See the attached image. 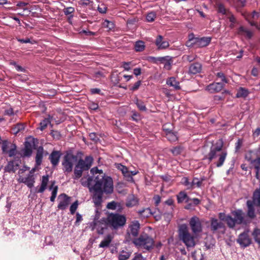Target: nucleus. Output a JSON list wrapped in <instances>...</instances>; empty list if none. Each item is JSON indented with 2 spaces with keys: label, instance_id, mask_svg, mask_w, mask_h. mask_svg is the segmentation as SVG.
<instances>
[{
  "label": "nucleus",
  "instance_id": "nucleus-2",
  "mask_svg": "<svg viewBox=\"0 0 260 260\" xmlns=\"http://www.w3.org/2000/svg\"><path fill=\"white\" fill-rule=\"evenodd\" d=\"M227 155L228 151L223 148V141L220 139L212 144L209 152L204 155L203 159L207 160L209 162L216 160L214 164L216 167L219 168L223 166Z\"/></svg>",
  "mask_w": 260,
  "mask_h": 260
},
{
  "label": "nucleus",
  "instance_id": "nucleus-21",
  "mask_svg": "<svg viewBox=\"0 0 260 260\" xmlns=\"http://www.w3.org/2000/svg\"><path fill=\"white\" fill-rule=\"evenodd\" d=\"M49 182V176L48 175H44L42 177L41 186L37 191L38 193H43L47 187L48 183Z\"/></svg>",
  "mask_w": 260,
  "mask_h": 260
},
{
  "label": "nucleus",
  "instance_id": "nucleus-4",
  "mask_svg": "<svg viewBox=\"0 0 260 260\" xmlns=\"http://www.w3.org/2000/svg\"><path fill=\"white\" fill-rule=\"evenodd\" d=\"M196 236L191 235L188 231L187 225L185 224H182L179 228V239L189 250L195 247L196 245Z\"/></svg>",
  "mask_w": 260,
  "mask_h": 260
},
{
  "label": "nucleus",
  "instance_id": "nucleus-11",
  "mask_svg": "<svg viewBox=\"0 0 260 260\" xmlns=\"http://www.w3.org/2000/svg\"><path fill=\"white\" fill-rule=\"evenodd\" d=\"M237 242L243 248H246L251 245L252 239L249 235V231H245L240 234L237 239Z\"/></svg>",
  "mask_w": 260,
  "mask_h": 260
},
{
  "label": "nucleus",
  "instance_id": "nucleus-45",
  "mask_svg": "<svg viewBox=\"0 0 260 260\" xmlns=\"http://www.w3.org/2000/svg\"><path fill=\"white\" fill-rule=\"evenodd\" d=\"M12 143L9 142L7 140H4L3 141L2 150L3 153H6L9 150L8 149L10 148V146Z\"/></svg>",
  "mask_w": 260,
  "mask_h": 260
},
{
  "label": "nucleus",
  "instance_id": "nucleus-48",
  "mask_svg": "<svg viewBox=\"0 0 260 260\" xmlns=\"http://www.w3.org/2000/svg\"><path fill=\"white\" fill-rule=\"evenodd\" d=\"M131 254L126 251H122L119 255V260H126L130 257Z\"/></svg>",
  "mask_w": 260,
  "mask_h": 260
},
{
  "label": "nucleus",
  "instance_id": "nucleus-39",
  "mask_svg": "<svg viewBox=\"0 0 260 260\" xmlns=\"http://www.w3.org/2000/svg\"><path fill=\"white\" fill-rule=\"evenodd\" d=\"M176 197L177 202L181 203L185 201V198H187V194L185 191H181L178 193Z\"/></svg>",
  "mask_w": 260,
  "mask_h": 260
},
{
  "label": "nucleus",
  "instance_id": "nucleus-15",
  "mask_svg": "<svg viewBox=\"0 0 260 260\" xmlns=\"http://www.w3.org/2000/svg\"><path fill=\"white\" fill-rule=\"evenodd\" d=\"M224 84L221 82L210 84L206 87V90L210 93L219 92L223 88Z\"/></svg>",
  "mask_w": 260,
  "mask_h": 260
},
{
  "label": "nucleus",
  "instance_id": "nucleus-18",
  "mask_svg": "<svg viewBox=\"0 0 260 260\" xmlns=\"http://www.w3.org/2000/svg\"><path fill=\"white\" fill-rule=\"evenodd\" d=\"M44 153V150L42 146H40L38 148L35 157V164L36 167L40 166L43 161V158Z\"/></svg>",
  "mask_w": 260,
  "mask_h": 260
},
{
  "label": "nucleus",
  "instance_id": "nucleus-43",
  "mask_svg": "<svg viewBox=\"0 0 260 260\" xmlns=\"http://www.w3.org/2000/svg\"><path fill=\"white\" fill-rule=\"evenodd\" d=\"M217 12L219 13H221L223 15H227L228 12H226V10L224 7V6L222 3H217Z\"/></svg>",
  "mask_w": 260,
  "mask_h": 260
},
{
  "label": "nucleus",
  "instance_id": "nucleus-51",
  "mask_svg": "<svg viewBox=\"0 0 260 260\" xmlns=\"http://www.w3.org/2000/svg\"><path fill=\"white\" fill-rule=\"evenodd\" d=\"M250 164L254 166V169H256V167H257L258 169H260V156H258L254 160H253L252 161L250 162Z\"/></svg>",
  "mask_w": 260,
  "mask_h": 260
},
{
  "label": "nucleus",
  "instance_id": "nucleus-14",
  "mask_svg": "<svg viewBox=\"0 0 260 260\" xmlns=\"http://www.w3.org/2000/svg\"><path fill=\"white\" fill-rule=\"evenodd\" d=\"M61 153L60 151L53 150L49 156V159L53 167H56L59 162Z\"/></svg>",
  "mask_w": 260,
  "mask_h": 260
},
{
  "label": "nucleus",
  "instance_id": "nucleus-1",
  "mask_svg": "<svg viewBox=\"0 0 260 260\" xmlns=\"http://www.w3.org/2000/svg\"><path fill=\"white\" fill-rule=\"evenodd\" d=\"M94 184L89 188L92 193V199L95 207L101 205L103 202L104 192L111 193L113 191V183L111 177H105L102 175L94 177Z\"/></svg>",
  "mask_w": 260,
  "mask_h": 260
},
{
  "label": "nucleus",
  "instance_id": "nucleus-52",
  "mask_svg": "<svg viewBox=\"0 0 260 260\" xmlns=\"http://www.w3.org/2000/svg\"><path fill=\"white\" fill-rule=\"evenodd\" d=\"M78 206V201H76L75 202H74L70 206V212L72 214H74L76 210H77Z\"/></svg>",
  "mask_w": 260,
  "mask_h": 260
},
{
  "label": "nucleus",
  "instance_id": "nucleus-47",
  "mask_svg": "<svg viewBox=\"0 0 260 260\" xmlns=\"http://www.w3.org/2000/svg\"><path fill=\"white\" fill-rule=\"evenodd\" d=\"M103 27L108 28L109 30H112L114 28V24L113 22L105 20L103 23Z\"/></svg>",
  "mask_w": 260,
  "mask_h": 260
},
{
  "label": "nucleus",
  "instance_id": "nucleus-62",
  "mask_svg": "<svg viewBox=\"0 0 260 260\" xmlns=\"http://www.w3.org/2000/svg\"><path fill=\"white\" fill-rule=\"evenodd\" d=\"M75 11L73 7H68L63 9V12L66 15H68L72 14Z\"/></svg>",
  "mask_w": 260,
  "mask_h": 260
},
{
  "label": "nucleus",
  "instance_id": "nucleus-60",
  "mask_svg": "<svg viewBox=\"0 0 260 260\" xmlns=\"http://www.w3.org/2000/svg\"><path fill=\"white\" fill-rule=\"evenodd\" d=\"M141 83H142V82L141 80L138 81L134 84V85L133 86H132L130 88V90L133 91L138 90L139 89V87L140 86V85H141Z\"/></svg>",
  "mask_w": 260,
  "mask_h": 260
},
{
  "label": "nucleus",
  "instance_id": "nucleus-17",
  "mask_svg": "<svg viewBox=\"0 0 260 260\" xmlns=\"http://www.w3.org/2000/svg\"><path fill=\"white\" fill-rule=\"evenodd\" d=\"M258 156H260V149L250 150L246 153L245 159L250 163Z\"/></svg>",
  "mask_w": 260,
  "mask_h": 260
},
{
  "label": "nucleus",
  "instance_id": "nucleus-5",
  "mask_svg": "<svg viewBox=\"0 0 260 260\" xmlns=\"http://www.w3.org/2000/svg\"><path fill=\"white\" fill-rule=\"evenodd\" d=\"M93 160L90 156H86L84 159H79L74 169L73 179H78L82 176L83 171H88L92 166Z\"/></svg>",
  "mask_w": 260,
  "mask_h": 260
},
{
  "label": "nucleus",
  "instance_id": "nucleus-41",
  "mask_svg": "<svg viewBox=\"0 0 260 260\" xmlns=\"http://www.w3.org/2000/svg\"><path fill=\"white\" fill-rule=\"evenodd\" d=\"M181 183L182 184L186 186L187 189H192V183L191 182L189 181V179L187 177H184L182 178Z\"/></svg>",
  "mask_w": 260,
  "mask_h": 260
},
{
  "label": "nucleus",
  "instance_id": "nucleus-34",
  "mask_svg": "<svg viewBox=\"0 0 260 260\" xmlns=\"http://www.w3.org/2000/svg\"><path fill=\"white\" fill-rule=\"evenodd\" d=\"M134 102L140 111H146L147 110L146 106L142 100H140L138 98H136L134 100Z\"/></svg>",
  "mask_w": 260,
  "mask_h": 260
},
{
  "label": "nucleus",
  "instance_id": "nucleus-3",
  "mask_svg": "<svg viewBox=\"0 0 260 260\" xmlns=\"http://www.w3.org/2000/svg\"><path fill=\"white\" fill-rule=\"evenodd\" d=\"M133 243L143 252H150L154 247V239L145 233L141 234L137 238L134 239Z\"/></svg>",
  "mask_w": 260,
  "mask_h": 260
},
{
  "label": "nucleus",
  "instance_id": "nucleus-32",
  "mask_svg": "<svg viewBox=\"0 0 260 260\" xmlns=\"http://www.w3.org/2000/svg\"><path fill=\"white\" fill-rule=\"evenodd\" d=\"M252 236L256 243L260 246V229L255 228L252 233Z\"/></svg>",
  "mask_w": 260,
  "mask_h": 260
},
{
  "label": "nucleus",
  "instance_id": "nucleus-55",
  "mask_svg": "<svg viewBox=\"0 0 260 260\" xmlns=\"http://www.w3.org/2000/svg\"><path fill=\"white\" fill-rule=\"evenodd\" d=\"M91 173L93 174V175L96 174L98 173H99V175H102L104 176L105 177H107L108 176H106L104 174H103V171L102 170H100L98 169L97 167H94L92 168L90 170Z\"/></svg>",
  "mask_w": 260,
  "mask_h": 260
},
{
  "label": "nucleus",
  "instance_id": "nucleus-59",
  "mask_svg": "<svg viewBox=\"0 0 260 260\" xmlns=\"http://www.w3.org/2000/svg\"><path fill=\"white\" fill-rule=\"evenodd\" d=\"M107 10V8L106 6L102 4L100 6H99L98 7V11L101 14H105L106 13Z\"/></svg>",
  "mask_w": 260,
  "mask_h": 260
},
{
  "label": "nucleus",
  "instance_id": "nucleus-9",
  "mask_svg": "<svg viewBox=\"0 0 260 260\" xmlns=\"http://www.w3.org/2000/svg\"><path fill=\"white\" fill-rule=\"evenodd\" d=\"M189 225L194 235H198L202 231V225L199 217H192L189 220Z\"/></svg>",
  "mask_w": 260,
  "mask_h": 260
},
{
  "label": "nucleus",
  "instance_id": "nucleus-50",
  "mask_svg": "<svg viewBox=\"0 0 260 260\" xmlns=\"http://www.w3.org/2000/svg\"><path fill=\"white\" fill-rule=\"evenodd\" d=\"M171 152L173 155L177 156L179 155L182 152V148L180 146H176L171 149Z\"/></svg>",
  "mask_w": 260,
  "mask_h": 260
},
{
  "label": "nucleus",
  "instance_id": "nucleus-36",
  "mask_svg": "<svg viewBox=\"0 0 260 260\" xmlns=\"http://www.w3.org/2000/svg\"><path fill=\"white\" fill-rule=\"evenodd\" d=\"M204 180V178H202L200 180L196 177L193 178L192 181H191L192 189L194 188L195 186H197V187H200L202 185L203 181Z\"/></svg>",
  "mask_w": 260,
  "mask_h": 260
},
{
  "label": "nucleus",
  "instance_id": "nucleus-31",
  "mask_svg": "<svg viewBox=\"0 0 260 260\" xmlns=\"http://www.w3.org/2000/svg\"><path fill=\"white\" fill-rule=\"evenodd\" d=\"M145 48V43L142 41H138L135 44V50L136 52H142Z\"/></svg>",
  "mask_w": 260,
  "mask_h": 260
},
{
  "label": "nucleus",
  "instance_id": "nucleus-25",
  "mask_svg": "<svg viewBox=\"0 0 260 260\" xmlns=\"http://www.w3.org/2000/svg\"><path fill=\"white\" fill-rule=\"evenodd\" d=\"M224 226L223 223L219 222L216 218H212L211 220V229L215 232L219 229L222 228Z\"/></svg>",
  "mask_w": 260,
  "mask_h": 260
},
{
  "label": "nucleus",
  "instance_id": "nucleus-23",
  "mask_svg": "<svg viewBox=\"0 0 260 260\" xmlns=\"http://www.w3.org/2000/svg\"><path fill=\"white\" fill-rule=\"evenodd\" d=\"M232 214L234 216V219L237 222V224H241L243 223L244 217L241 210H239L234 211L232 212Z\"/></svg>",
  "mask_w": 260,
  "mask_h": 260
},
{
  "label": "nucleus",
  "instance_id": "nucleus-46",
  "mask_svg": "<svg viewBox=\"0 0 260 260\" xmlns=\"http://www.w3.org/2000/svg\"><path fill=\"white\" fill-rule=\"evenodd\" d=\"M156 16V13L153 11H151L147 14L146 18L148 22H153L154 21Z\"/></svg>",
  "mask_w": 260,
  "mask_h": 260
},
{
  "label": "nucleus",
  "instance_id": "nucleus-42",
  "mask_svg": "<svg viewBox=\"0 0 260 260\" xmlns=\"http://www.w3.org/2000/svg\"><path fill=\"white\" fill-rule=\"evenodd\" d=\"M25 128V125L23 123H17L15 125L13 130L14 134H16L21 131H23Z\"/></svg>",
  "mask_w": 260,
  "mask_h": 260
},
{
  "label": "nucleus",
  "instance_id": "nucleus-64",
  "mask_svg": "<svg viewBox=\"0 0 260 260\" xmlns=\"http://www.w3.org/2000/svg\"><path fill=\"white\" fill-rule=\"evenodd\" d=\"M6 170L7 172H10L11 171L15 172V170L14 169V165H13V161L10 162L8 164V165L6 168Z\"/></svg>",
  "mask_w": 260,
  "mask_h": 260
},
{
  "label": "nucleus",
  "instance_id": "nucleus-33",
  "mask_svg": "<svg viewBox=\"0 0 260 260\" xmlns=\"http://www.w3.org/2000/svg\"><path fill=\"white\" fill-rule=\"evenodd\" d=\"M9 157H13L17 154V146L15 144L12 143L10 146V149L7 152Z\"/></svg>",
  "mask_w": 260,
  "mask_h": 260
},
{
  "label": "nucleus",
  "instance_id": "nucleus-30",
  "mask_svg": "<svg viewBox=\"0 0 260 260\" xmlns=\"http://www.w3.org/2000/svg\"><path fill=\"white\" fill-rule=\"evenodd\" d=\"M249 91L248 89L243 87H240L236 94V97L237 98H245L249 94Z\"/></svg>",
  "mask_w": 260,
  "mask_h": 260
},
{
  "label": "nucleus",
  "instance_id": "nucleus-63",
  "mask_svg": "<svg viewBox=\"0 0 260 260\" xmlns=\"http://www.w3.org/2000/svg\"><path fill=\"white\" fill-rule=\"evenodd\" d=\"M243 141L241 139H239L235 143V151L238 152L242 146Z\"/></svg>",
  "mask_w": 260,
  "mask_h": 260
},
{
  "label": "nucleus",
  "instance_id": "nucleus-37",
  "mask_svg": "<svg viewBox=\"0 0 260 260\" xmlns=\"http://www.w3.org/2000/svg\"><path fill=\"white\" fill-rule=\"evenodd\" d=\"M225 222H226L228 226L230 229H234L237 224V222L234 218H233L231 215H229L228 217H227V219Z\"/></svg>",
  "mask_w": 260,
  "mask_h": 260
},
{
  "label": "nucleus",
  "instance_id": "nucleus-61",
  "mask_svg": "<svg viewBox=\"0 0 260 260\" xmlns=\"http://www.w3.org/2000/svg\"><path fill=\"white\" fill-rule=\"evenodd\" d=\"M99 105L97 103L94 102H90L88 104V108L92 110L95 111L99 109Z\"/></svg>",
  "mask_w": 260,
  "mask_h": 260
},
{
  "label": "nucleus",
  "instance_id": "nucleus-27",
  "mask_svg": "<svg viewBox=\"0 0 260 260\" xmlns=\"http://www.w3.org/2000/svg\"><path fill=\"white\" fill-rule=\"evenodd\" d=\"M251 204L255 206H260V190H256L253 194L252 200L251 201Z\"/></svg>",
  "mask_w": 260,
  "mask_h": 260
},
{
  "label": "nucleus",
  "instance_id": "nucleus-53",
  "mask_svg": "<svg viewBox=\"0 0 260 260\" xmlns=\"http://www.w3.org/2000/svg\"><path fill=\"white\" fill-rule=\"evenodd\" d=\"M216 76L221 79V81L223 83H228L229 82V80H228L224 75V74L222 72H218L216 74Z\"/></svg>",
  "mask_w": 260,
  "mask_h": 260
},
{
  "label": "nucleus",
  "instance_id": "nucleus-58",
  "mask_svg": "<svg viewBox=\"0 0 260 260\" xmlns=\"http://www.w3.org/2000/svg\"><path fill=\"white\" fill-rule=\"evenodd\" d=\"M57 191H58V186H56L51 192V196L50 197V201L51 202H54L55 201V199L57 196Z\"/></svg>",
  "mask_w": 260,
  "mask_h": 260
},
{
  "label": "nucleus",
  "instance_id": "nucleus-44",
  "mask_svg": "<svg viewBox=\"0 0 260 260\" xmlns=\"http://www.w3.org/2000/svg\"><path fill=\"white\" fill-rule=\"evenodd\" d=\"M138 212L140 216L144 218L148 217L151 214L150 210L149 208H146L139 210Z\"/></svg>",
  "mask_w": 260,
  "mask_h": 260
},
{
  "label": "nucleus",
  "instance_id": "nucleus-35",
  "mask_svg": "<svg viewBox=\"0 0 260 260\" xmlns=\"http://www.w3.org/2000/svg\"><path fill=\"white\" fill-rule=\"evenodd\" d=\"M166 137L171 142H176L178 140L177 134V133L174 132L167 133Z\"/></svg>",
  "mask_w": 260,
  "mask_h": 260
},
{
  "label": "nucleus",
  "instance_id": "nucleus-56",
  "mask_svg": "<svg viewBox=\"0 0 260 260\" xmlns=\"http://www.w3.org/2000/svg\"><path fill=\"white\" fill-rule=\"evenodd\" d=\"M133 115H132V119L133 121L138 122L140 120V115L136 111H132Z\"/></svg>",
  "mask_w": 260,
  "mask_h": 260
},
{
  "label": "nucleus",
  "instance_id": "nucleus-12",
  "mask_svg": "<svg viewBox=\"0 0 260 260\" xmlns=\"http://www.w3.org/2000/svg\"><path fill=\"white\" fill-rule=\"evenodd\" d=\"M59 203L57 208L61 210H65L69 206L71 198L65 193H61L58 196Z\"/></svg>",
  "mask_w": 260,
  "mask_h": 260
},
{
  "label": "nucleus",
  "instance_id": "nucleus-7",
  "mask_svg": "<svg viewBox=\"0 0 260 260\" xmlns=\"http://www.w3.org/2000/svg\"><path fill=\"white\" fill-rule=\"evenodd\" d=\"M77 159V156L74 155L71 151L66 152L61 162L62 170L65 174H68L72 172L74 162Z\"/></svg>",
  "mask_w": 260,
  "mask_h": 260
},
{
  "label": "nucleus",
  "instance_id": "nucleus-57",
  "mask_svg": "<svg viewBox=\"0 0 260 260\" xmlns=\"http://www.w3.org/2000/svg\"><path fill=\"white\" fill-rule=\"evenodd\" d=\"M116 167L119 170L121 171L122 174L127 173L128 169L126 166L121 164H116Z\"/></svg>",
  "mask_w": 260,
  "mask_h": 260
},
{
  "label": "nucleus",
  "instance_id": "nucleus-8",
  "mask_svg": "<svg viewBox=\"0 0 260 260\" xmlns=\"http://www.w3.org/2000/svg\"><path fill=\"white\" fill-rule=\"evenodd\" d=\"M140 228V224L138 221L135 220L129 225L125 235V240L127 242H130L137 238L139 231Z\"/></svg>",
  "mask_w": 260,
  "mask_h": 260
},
{
  "label": "nucleus",
  "instance_id": "nucleus-40",
  "mask_svg": "<svg viewBox=\"0 0 260 260\" xmlns=\"http://www.w3.org/2000/svg\"><path fill=\"white\" fill-rule=\"evenodd\" d=\"M93 180V177H89L86 180H84V178H82L81 179V184L89 188L91 187V182Z\"/></svg>",
  "mask_w": 260,
  "mask_h": 260
},
{
  "label": "nucleus",
  "instance_id": "nucleus-22",
  "mask_svg": "<svg viewBox=\"0 0 260 260\" xmlns=\"http://www.w3.org/2000/svg\"><path fill=\"white\" fill-rule=\"evenodd\" d=\"M139 200L134 195L129 196L126 199V206L127 207H133L138 204Z\"/></svg>",
  "mask_w": 260,
  "mask_h": 260
},
{
  "label": "nucleus",
  "instance_id": "nucleus-10",
  "mask_svg": "<svg viewBox=\"0 0 260 260\" xmlns=\"http://www.w3.org/2000/svg\"><path fill=\"white\" fill-rule=\"evenodd\" d=\"M189 40L192 42L190 46L201 48L207 46L211 42V38L210 37L190 38Z\"/></svg>",
  "mask_w": 260,
  "mask_h": 260
},
{
  "label": "nucleus",
  "instance_id": "nucleus-6",
  "mask_svg": "<svg viewBox=\"0 0 260 260\" xmlns=\"http://www.w3.org/2000/svg\"><path fill=\"white\" fill-rule=\"evenodd\" d=\"M107 224L114 230L123 227L126 223V218L124 215L117 213H109L107 218Z\"/></svg>",
  "mask_w": 260,
  "mask_h": 260
},
{
  "label": "nucleus",
  "instance_id": "nucleus-24",
  "mask_svg": "<svg viewBox=\"0 0 260 260\" xmlns=\"http://www.w3.org/2000/svg\"><path fill=\"white\" fill-rule=\"evenodd\" d=\"M113 238V237L110 235L108 234L107 235L104 239L101 241L100 244H99V247L100 248H106L108 247L111 242L112 241V239Z\"/></svg>",
  "mask_w": 260,
  "mask_h": 260
},
{
  "label": "nucleus",
  "instance_id": "nucleus-16",
  "mask_svg": "<svg viewBox=\"0 0 260 260\" xmlns=\"http://www.w3.org/2000/svg\"><path fill=\"white\" fill-rule=\"evenodd\" d=\"M155 44L158 50L165 49L169 46V42L165 40L163 37L161 35H158L156 37L155 41Z\"/></svg>",
  "mask_w": 260,
  "mask_h": 260
},
{
  "label": "nucleus",
  "instance_id": "nucleus-13",
  "mask_svg": "<svg viewBox=\"0 0 260 260\" xmlns=\"http://www.w3.org/2000/svg\"><path fill=\"white\" fill-rule=\"evenodd\" d=\"M18 181L19 183H24L28 188H31L34 185L35 178L32 175L28 174L25 177L19 176Z\"/></svg>",
  "mask_w": 260,
  "mask_h": 260
},
{
  "label": "nucleus",
  "instance_id": "nucleus-26",
  "mask_svg": "<svg viewBox=\"0 0 260 260\" xmlns=\"http://www.w3.org/2000/svg\"><path fill=\"white\" fill-rule=\"evenodd\" d=\"M246 204L248 207L247 215L249 218L253 219L255 216L254 208V205L251 204V200H248Z\"/></svg>",
  "mask_w": 260,
  "mask_h": 260
},
{
  "label": "nucleus",
  "instance_id": "nucleus-54",
  "mask_svg": "<svg viewBox=\"0 0 260 260\" xmlns=\"http://www.w3.org/2000/svg\"><path fill=\"white\" fill-rule=\"evenodd\" d=\"M228 18L231 23H236L237 22V20L234 15L232 14V13L230 11H228L227 13Z\"/></svg>",
  "mask_w": 260,
  "mask_h": 260
},
{
  "label": "nucleus",
  "instance_id": "nucleus-28",
  "mask_svg": "<svg viewBox=\"0 0 260 260\" xmlns=\"http://www.w3.org/2000/svg\"><path fill=\"white\" fill-rule=\"evenodd\" d=\"M238 33L239 35H245L246 37L248 39H251L253 36V33L250 30L245 28L242 26L239 28Z\"/></svg>",
  "mask_w": 260,
  "mask_h": 260
},
{
  "label": "nucleus",
  "instance_id": "nucleus-29",
  "mask_svg": "<svg viewBox=\"0 0 260 260\" xmlns=\"http://www.w3.org/2000/svg\"><path fill=\"white\" fill-rule=\"evenodd\" d=\"M167 85L173 87L176 90L180 89L179 82L177 81L174 77H170L167 81Z\"/></svg>",
  "mask_w": 260,
  "mask_h": 260
},
{
  "label": "nucleus",
  "instance_id": "nucleus-20",
  "mask_svg": "<svg viewBox=\"0 0 260 260\" xmlns=\"http://www.w3.org/2000/svg\"><path fill=\"white\" fill-rule=\"evenodd\" d=\"M32 153L31 145L29 142H26L24 148L21 150L20 156L22 157H30Z\"/></svg>",
  "mask_w": 260,
  "mask_h": 260
},
{
  "label": "nucleus",
  "instance_id": "nucleus-49",
  "mask_svg": "<svg viewBox=\"0 0 260 260\" xmlns=\"http://www.w3.org/2000/svg\"><path fill=\"white\" fill-rule=\"evenodd\" d=\"M119 205L120 204L115 201H112L107 204V208L111 210H115Z\"/></svg>",
  "mask_w": 260,
  "mask_h": 260
},
{
  "label": "nucleus",
  "instance_id": "nucleus-19",
  "mask_svg": "<svg viewBox=\"0 0 260 260\" xmlns=\"http://www.w3.org/2000/svg\"><path fill=\"white\" fill-rule=\"evenodd\" d=\"M202 70V66L201 63L198 62H194L189 66L188 73L189 74L195 75L201 73Z\"/></svg>",
  "mask_w": 260,
  "mask_h": 260
},
{
  "label": "nucleus",
  "instance_id": "nucleus-38",
  "mask_svg": "<svg viewBox=\"0 0 260 260\" xmlns=\"http://www.w3.org/2000/svg\"><path fill=\"white\" fill-rule=\"evenodd\" d=\"M51 124L50 116L49 115L48 118H45L42 121H41L40 125V129L41 131H43L46 128L47 125Z\"/></svg>",
  "mask_w": 260,
  "mask_h": 260
}]
</instances>
